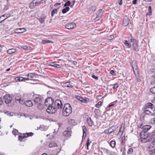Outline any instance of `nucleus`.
Here are the masks:
<instances>
[{
  "mask_svg": "<svg viewBox=\"0 0 155 155\" xmlns=\"http://www.w3.org/2000/svg\"><path fill=\"white\" fill-rule=\"evenodd\" d=\"M151 134L141 132L140 134V140L142 143H146L152 140V138L150 136Z\"/></svg>",
  "mask_w": 155,
  "mask_h": 155,
  "instance_id": "1",
  "label": "nucleus"
},
{
  "mask_svg": "<svg viewBox=\"0 0 155 155\" xmlns=\"http://www.w3.org/2000/svg\"><path fill=\"white\" fill-rule=\"evenodd\" d=\"M62 110L63 115L65 116H69L72 111L71 106L69 104H65Z\"/></svg>",
  "mask_w": 155,
  "mask_h": 155,
  "instance_id": "2",
  "label": "nucleus"
},
{
  "mask_svg": "<svg viewBox=\"0 0 155 155\" xmlns=\"http://www.w3.org/2000/svg\"><path fill=\"white\" fill-rule=\"evenodd\" d=\"M4 99L5 103L8 104V106H12V104H10L12 103V101L13 97L12 96L10 95H6L4 96Z\"/></svg>",
  "mask_w": 155,
  "mask_h": 155,
  "instance_id": "3",
  "label": "nucleus"
},
{
  "mask_svg": "<svg viewBox=\"0 0 155 155\" xmlns=\"http://www.w3.org/2000/svg\"><path fill=\"white\" fill-rule=\"evenodd\" d=\"M57 107L54 105L49 106L46 109L47 111L49 113H54L57 110Z\"/></svg>",
  "mask_w": 155,
  "mask_h": 155,
  "instance_id": "4",
  "label": "nucleus"
},
{
  "mask_svg": "<svg viewBox=\"0 0 155 155\" xmlns=\"http://www.w3.org/2000/svg\"><path fill=\"white\" fill-rule=\"evenodd\" d=\"M55 107H57V109L62 110V109L63 105L62 102L59 100H56L54 104Z\"/></svg>",
  "mask_w": 155,
  "mask_h": 155,
  "instance_id": "5",
  "label": "nucleus"
},
{
  "mask_svg": "<svg viewBox=\"0 0 155 155\" xmlns=\"http://www.w3.org/2000/svg\"><path fill=\"white\" fill-rule=\"evenodd\" d=\"M54 99L51 97H49L45 100V105L46 106H48L50 105H54Z\"/></svg>",
  "mask_w": 155,
  "mask_h": 155,
  "instance_id": "6",
  "label": "nucleus"
},
{
  "mask_svg": "<svg viewBox=\"0 0 155 155\" xmlns=\"http://www.w3.org/2000/svg\"><path fill=\"white\" fill-rule=\"evenodd\" d=\"M43 97H39L38 95L36 96L33 99V101L35 102V104L37 105L42 102Z\"/></svg>",
  "mask_w": 155,
  "mask_h": 155,
  "instance_id": "7",
  "label": "nucleus"
},
{
  "mask_svg": "<svg viewBox=\"0 0 155 155\" xmlns=\"http://www.w3.org/2000/svg\"><path fill=\"white\" fill-rule=\"evenodd\" d=\"M114 127L112 126L109 128L108 129H106L104 130L103 133L107 134H110L113 132L115 130V129H114Z\"/></svg>",
  "mask_w": 155,
  "mask_h": 155,
  "instance_id": "8",
  "label": "nucleus"
},
{
  "mask_svg": "<svg viewBox=\"0 0 155 155\" xmlns=\"http://www.w3.org/2000/svg\"><path fill=\"white\" fill-rule=\"evenodd\" d=\"M15 101L16 103L17 104H22L24 102L23 98H22L19 95L15 97Z\"/></svg>",
  "mask_w": 155,
  "mask_h": 155,
  "instance_id": "9",
  "label": "nucleus"
},
{
  "mask_svg": "<svg viewBox=\"0 0 155 155\" xmlns=\"http://www.w3.org/2000/svg\"><path fill=\"white\" fill-rule=\"evenodd\" d=\"M75 97L77 100L83 103H87L88 101L89 100L88 98H83L82 97L78 95L75 96Z\"/></svg>",
  "mask_w": 155,
  "mask_h": 155,
  "instance_id": "10",
  "label": "nucleus"
},
{
  "mask_svg": "<svg viewBox=\"0 0 155 155\" xmlns=\"http://www.w3.org/2000/svg\"><path fill=\"white\" fill-rule=\"evenodd\" d=\"M63 135L66 137H70L71 135V131L69 130L68 127L66 130H65L63 133Z\"/></svg>",
  "mask_w": 155,
  "mask_h": 155,
  "instance_id": "11",
  "label": "nucleus"
},
{
  "mask_svg": "<svg viewBox=\"0 0 155 155\" xmlns=\"http://www.w3.org/2000/svg\"><path fill=\"white\" fill-rule=\"evenodd\" d=\"M130 20L129 18L125 16L123 18V25L124 26H127L129 23Z\"/></svg>",
  "mask_w": 155,
  "mask_h": 155,
  "instance_id": "12",
  "label": "nucleus"
},
{
  "mask_svg": "<svg viewBox=\"0 0 155 155\" xmlns=\"http://www.w3.org/2000/svg\"><path fill=\"white\" fill-rule=\"evenodd\" d=\"M15 80L17 81H23L29 80V78H26L25 77H18L15 78Z\"/></svg>",
  "mask_w": 155,
  "mask_h": 155,
  "instance_id": "13",
  "label": "nucleus"
},
{
  "mask_svg": "<svg viewBox=\"0 0 155 155\" xmlns=\"http://www.w3.org/2000/svg\"><path fill=\"white\" fill-rule=\"evenodd\" d=\"M147 151L150 155H155V148H153L152 146H150L147 149Z\"/></svg>",
  "mask_w": 155,
  "mask_h": 155,
  "instance_id": "14",
  "label": "nucleus"
},
{
  "mask_svg": "<svg viewBox=\"0 0 155 155\" xmlns=\"http://www.w3.org/2000/svg\"><path fill=\"white\" fill-rule=\"evenodd\" d=\"M153 106V105L151 103H148L145 105L143 108L142 110H146L151 109V107Z\"/></svg>",
  "mask_w": 155,
  "mask_h": 155,
  "instance_id": "15",
  "label": "nucleus"
},
{
  "mask_svg": "<svg viewBox=\"0 0 155 155\" xmlns=\"http://www.w3.org/2000/svg\"><path fill=\"white\" fill-rule=\"evenodd\" d=\"M151 128V126L149 125H146L143 126L142 127V132L147 133V131Z\"/></svg>",
  "mask_w": 155,
  "mask_h": 155,
  "instance_id": "16",
  "label": "nucleus"
},
{
  "mask_svg": "<svg viewBox=\"0 0 155 155\" xmlns=\"http://www.w3.org/2000/svg\"><path fill=\"white\" fill-rule=\"evenodd\" d=\"M76 26V25L74 23H72L67 24L65 26V28L68 29H73Z\"/></svg>",
  "mask_w": 155,
  "mask_h": 155,
  "instance_id": "17",
  "label": "nucleus"
},
{
  "mask_svg": "<svg viewBox=\"0 0 155 155\" xmlns=\"http://www.w3.org/2000/svg\"><path fill=\"white\" fill-rule=\"evenodd\" d=\"M82 130L83 132V135L82 140H84L86 137L87 133V129L85 126H82Z\"/></svg>",
  "mask_w": 155,
  "mask_h": 155,
  "instance_id": "18",
  "label": "nucleus"
},
{
  "mask_svg": "<svg viewBox=\"0 0 155 155\" xmlns=\"http://www.w3.org/2000/svg\"><path fill=\"white\" fill-rule=\"evenodd\" d=\"M96 7L95 6H92L90 8L88 11V14H91L94 13L96 10Z\"/></svg>",
  "mask_w": 155,
  "mask_h": 155,
  "instance_id": "19",
  "label": "nucleus"
},
{
  "mask_svg": "<svg viewBox=\"0 0 155 155\" xmlns=\"http://www.w3.org/2000/svg\"><path fill=\"white\" fill-rule=\"evenodd\" d=\"M37 75V74L35 73H29L25 75V76L27 77V78H29V80H30L31 78H35Z\"/></svg>",
  "mask_w": 155,
  "mask_h": 155,
  "instance_id": "20",
  "label": "nucleus"
},
{
  "mask_svg": "<svg viewBox=\"0 0 155 155\" xmlns=\"http://www.w3.org/2000/svg\"><path fill=\"white\" fill-rule=\"evenodd\" d=\"M132 47L133 49L135 51H139L138 48V42L137 41L133 44Z\"/></svg>",
  "mask_w": 155,
  "mask_h": 155,
  "instance_id": "21",
  "label": "nucleus"
},
{
  "mask_svg": "<svg viewBox=\"0 0 155 155\" xmlns=\"http://www.w3.org/2000/svg\"><path fill=\"white\" fill-rule=\"evenodd\" d=\"M27 107H31L32 106L33 103L31 101L26 100L23 103Z\"/></svg>",
  "mask_w": 155,
  "mask_h": 155,
  "instance_id": "22",
  "label": "nucleus"
},
{
  "mask_svg": "<svg viewBox=\"0 0 155 155\" xmlns=\"http://www.w3.org/2000/svg\"><path fill=\"white\" fill-rule=\"evenodd\" d=\"M104 11L102 9H101L98 11L96 14V18H100L102 16Z\"/></svg>",
  "mask_w": 155,
  "mask_h": 155,
  "instance_id": "23",
  "label": "nucleus"
},
{
  "mask_svg": "<svg viewBox=\"0 0 155 155\" xmlns=\"http://www.w3.org/2000/svg\"><path fill=\"white\" fill-rule=\"evenodd\" d=\"M38 5L37 2L35 0H33L32 2L30 4L29 7L31 9L34 8L36 6Z\"/></svg>",
  "mask_w": 155,
  "mask_h": 155,
  "instance_id": "24",
  "label": "nucleus"
},
{
  "mask_svg": "<svg viewBox=\"0 0 155 155\" xmlns=\"http://www.w3.org/2000/svg\"><path fill=\"white\" fill-rule=\"evenodd\" d=\"M64 86L69 87H72L74 86V84L71 81H68L64 84Z\"/></svg>",
  "mask_w": 155,
  "mask_h": 155,
  "instance_id": "25",
  "label": "nucleus"
},
{
  "mask_svg": "<svg viewBox=\"0 0 155 155\" xmlns=\"http://www.w3.org/2000/svg\"><path fill=\"white\" fill-rule=\"evenodd\" d=\"M34 134L32 132H30L29 133H26L25 134L24 136L22 137L20 136H19L18 137L19 139V140H20V138L22 137L23 138H24L25 137H28L29 136H31Z\"/></svg>",
  "mask_w": 155,
  "mask_h": 155,
  "instance_id": "26",
  "label": "nucleus"
},
{
  "mask_svg": "<svg viewBox=\"0 0 155 155\" xmlns=\"http://www.w3.org/2000/svg\"><path fill=\"white\" fill-rule=\"evenodd\" d=\"M132 68L134 72V70L138 69V67L136 61H133L132 63Z\"/></svg>",
  "mask_w": 155,
  "mask_h": 155,
  "instance_id": "27",
  "label": "nucleus"
},
{
  "mask_svg": "<svg viewBox=\"0 0 155 155\" xmlns=\"http://www.w3.org/2000/svg\"><path fill=\"white\" fill-rule=\"evenodd\" d=\"M123 42L126 48H130L131 47V44L130 43H129L127 40H124L123 41Z\"/></svg>",
  "mask_w": 155,
  "mask_h": 155,
  "instance_id": "28",
  "label": "nucleus"
},
{
  "mask_svg": "<svg viewBox=\"0 0 155 155\" xmlns=\"http://www.w3.org/2000/svg\"><path fill=\"white\" fill-rule=\"evenodd\" d=\"M26 30L25 28H19L16 30L15 32L17 33H21L26 31Z\"/></svg>",
  "mask_w": 155,
  "mask_h": 155,
  "instance_id": "29",
  "label": "nucleus"
},
{
  "mask_svg": "<svg viewBox=\"0 0 155 155\" xmlns=\"http://www.w3.org/2000/svg\"><path fill=\"white\" fill-rule=\"evenodd\" d=\"M17 50V49H10L7 50V53L8 54H11L16 52Z\"/></svg>",
  "mask_w": 155,
  "mask_h": 155,
  "instance_id": "30",
  "label": "nucleus"
},
{
  "mask_svg": "<svg viewBox=\"0 0 155 155\" xmlns=\"http://www.w3.org/2000/svg\"><path fill=\"white\" fill-rule=\"evenodd\" d=\"M151 109L146 110H143L144 113L148 115H152Z\"/></svg>",
  "mask_w": 155,
  "mask_h": 155,
  "instance_id": "31",
  "label": "nucleus"
},
{
  "mask_svg": "<svg viewBox=\"0 0 155 155\" xmlns=\"http://www.w3.org/2000/svg\"><path fill=\"white\" fill-rule=\"evenodd\" d=\"M87 122L90 126H92L93 125V122L90 117L88 118Z\"/></svg>",
  "mask_w": 155,
  "mask_h": 155,
  "instance_id": "32",
  "label": "nucleus"
},
{
  "mask_svg": "<svg viewBox=\"0 0 155 155\" xmlns=\"http://www.w3.org/2000/svg\"><path fill=\"white\" fill-rule=\"evenodd\" d=\"M37 105V107L40 110H43L44 108V105L42 102Z\"/></svg>",
  "mask_w": 155,
  "mask_h": 155,
  "instance_id": "33",
  "label": "nucleus"
},
{
  "mask_svg": "<svg viewBox=\"0 0 155 155\" xmlns=\"http://www.w3.org/2000/svg\"><path fill=\"white\" fill-rule=\"evenodd\" d=\"M50 43H53V42L48 40H44L41 41V43L44 44Z\"/></svg>",
  "mask_w": 155,
  "mask_h": 155,
  "instance_id": "34",
  "label": "nucleus"
},
{
  "mask_svg": "<svg viewBox=\"0 0 155 155\" xmlns=\"http://www.w3.org/2000/svg\"><path fill=\"white\" fill-rule=\"evenodd\" d=\"M49 147L50 148L57 147V145L54 142H51L49 144Z\"/></svg>",
  "mask_w": 155,
  "mask_h": 155,
  "instance_id": "35",
  "label": "nucleus"
},
{
  "mask_svg": "<svg viewBox=\"0 0 155 155\" xmlns=\"http://www.w3.org/2000/svg\"><path fill=\"white\" fill-rule=\"evenodd\" d=\"M148 12L147 13V15H152V10L151 8V7L150 6H149L148 7Z\"/></svg>",
  "mask_w": 155,
  "mask_h": 155,
  "instance_id": "36",
  "label": "nucleus"
},
{
  "mask_svg": "<svg viewBox=\"0 0 155 155\" xmlns=\"http://www.w3.org/2000/svg\"><path fill=\"white\" fill-rule=\"evenodd\" d=\"M94 113L96 116H98L100 115V111L97 109H96L94 110Z\"/></svg>",
  "mask_w": 155,
  "mask_h": 155,
  "instance_id": "37",
  "label": "nucleus"
},
{
  "mask_svg": "<svg viewBox=\"0 0 155 155\" xmlns=\"http://www.w3.org/2000/svg\"><path fill=\"white\" fill-rule=\"evenodd\" d=\"M69 9L70 8L69 7H66L62 10V13L63 14L65 13L69 10Z\"/></svg>",
  "mask_w": 155,
  "mask_h": 155,
  "instance_id": "38",
  "label": "nucleus"
},
{
  "mask_svg": "<svg viewBox=\"0 0 155 155\" xmlns=\"http://www.w3.org/2000/svg\"><path fill=\"white\" fill-rule=\"evenodd\" d=\"M110 145L112 147H114L116 145V142L115 141L112 140L110 143Z\"/></svg>",
  "mask_w": 155,
  "mask_h": 155,
  "instance_id": "39",
  "label": "nucleus"
},
{
  "mask_svg": "<svg viewBox=\"0 0 155 155\" xmlns=\"http://www.w3.org/2000/svg\"><path fill=\"white\" fill-rule=\"evenodd\" d=\"M36 2H37V4H38L39 3H43L45 2V0H35Z\"/></svg>",
  "mask_w": 155,
  "mask_h": 155,
  "instance_id": "40",
  "label": "nucleus"
},
{
  "mask_svg": "<svg viewBox=\"0 0 155 155\" xmlns=\"http://www.w3.org/2000/svg\"><path fill=\"white\" fill-rule=\"evenodd\" d=\"M150 91L152 93L155 94V86L151 88L150 89Z\"/></svg>",
  "mask_w": 155,
  "mask_h": 155,
  "instance_id": "41",
  "label": "nucleus"
},
{
  "mask_svg": "<svg viewBox=\"0 0 155 155\" xmlns=\"http://www.w3.org/2000/svg\"><path fill=\"white\" fill-rule=\"evenodd\" d=\"M57 9H55L53 10L51 12V16H53L54 15V14H55V13H57Z\"/></svg>",
  "mask_w": 155,
  "mask_h": 155,
  "instance_id": "42",
  "label": "nucleus"
},
{
  "mask_svg": "<svg viewBox=\"0 0 155 155\" xmlns=\"http://www.w3.org/2000/svg\"><path fill=\"white\" fill-rule=\"evenodd\" d=\"M125 137L124 136H123L121 138V139H122L121 143H122V144L123 145L125 144Z\"/></svg>",
  "mask_w": 155,
  "mask_h": 155,
  "instance_id": "43",
  "label": "nucleus"
},
{
  "mask_svg": "<svg viewBox=\"0 0 155 155\" xmlns=\"http://www.w3.org/2000/svg\"><path fill=\"white\" fill-rule=\"evenodd\" d=\"M30 48L31 47H29V46H23L22 47V48L23 49H25V50H28L30 49Z\"/></svg>",
  "mask_w": 155,
  "mask_h": 155,
  "instance_id": "44",
  "label": "nucleus"
},
{
  "mask_svg": "<svg viewBox=\"0 0 155 155\" xmlns=\"http://www.w3.org/2000/svg\"><path fill=\"white\" fill-rule=\"evenodd\" d=\"M151 111L152 112V115L154 114L155 113V107L153 106H151Z\"/></svg>",
  "mask_w": 155,
  "mask_h": 155,
  "instance_id": "45",
  "label": "nucleus"
},
{
  "mask_svg": "<svg viewBox=\"0 0 155 155\" xmlns=\"http://www.w3.org/2000/svg\"><path fill=\"white\" fill-rule=\"evenodd\" d=\"M133 152V149L132 148H130L129 149L127 150V153L128 154H131Z\"/></svg>",
  "mask_w": 155,
  "mask_h": 155,
  "instance_id": "46",
  "label": "nucleus"
},
{
  "mask_svg": "<svg viewBox=\"0 0 155 155\" xmlns=\"http://www.w3.org/2000/svg\"><path fill=\"white\" fill-rule=\"evenodd\" d=\"M40 22L41 23H43L45 21V18L44 17L41 18L39 19Z\"/></svg>",
  "mask_w": 155,
  "mask_h": 155,
  "instance_id": "47",
  "label": "nucleus"
},
{
  "mask_svg": "<svg viewBox=\"0 0 155 155\" xmlns=\"http://www.w3.org/2000/svg\"><path fill=\"white\" fill-rule=\"evenodd\" d=\"M52 63L53 64L51 65L52 66H53L55 68H60V65L58 64H54L53 63Z\"/></svg>",
  "mask_w": 155,
  "mask_h": 155,
  "instance_id": "48",
  "label": "nucleus"
},
{
  "mask_svg": "<svg viewBox=\"0 0 155 155\" xmlns=\"http://www.w3.org/2000/svg\"><path fill=\"white\" fill-rule=\"evenodd\" d=\"M71 4V2L70 1H68L67 2L65 3L64 6L66 7L67 6H70Z\"/></svg>",
  "mask_w": 155,
  "mask_h": 155,
  "instance_id": "49",
  "label": "nucleus"
},
{
  "mask_svg": "<svg viewBox=\"0 0 155 155\" xmlns=\"http://www.w3.org/2000/svg\"><path fill=\"white\" fill-rule=\"evenodd\" d=\"M10 15H11L10 14H5L3 15L2 16H3V17H6V18H5L6 19L7 18L10 17Z\"/></svg>",
  "mask_w": 155,
  "mask_h": 155,
  "instance_id": "50",
  "label": "nucleus"
},
{
  "mask_svg": "<svg viewBox=\"0 0 155 155\" xmlns=\"http://www.w3.org/2000/svg\"><path fill=\"white\" fill-rule=\"evenodd\" d=\"M150 136L151 137H155L154 136H155V130H153L152 133L150 135Z\"/></svg>",
  "mask_w": 155,
  "mask_h": 155,
  "instance_id": "51",
  "label": "nucleus"
},
{
  "mask_svg": "<svg viewBox=\"0 0 155 155\" xmlns=\"http://www.w3.org/2000/svg\"><path fill=\"white\" fill-rule=\"evenodd\" d=\"M102 102L101 101H99L98 102L95 104V106L97 107H99V106L101 104Z\"/></svg>",
  "mask_w": 155,
  "mask_h": 155,
  "instance_id": "52",
  "label": "nucleus"
},
{
  "mask_svg": "<svg viewBox=\"0 0 155 155\" xmlns=\"http://www.w3.org/2000/svg\"><path fill=\"white\" fill-rule=\"evenodd\" d=\"M3 16H2V15L0 16V23H2L5 19H6V18L3 19Z\"/></svg>",
  "mask_w": 155,
  "mask_h": 155,
  "instance_id": "53",
  "label": "nucleus"
},
{
  "mask_svg": "<svg viewBox=\"0 0 155 155\" xmlns=\"http://www.w3.org/2000/svg\"><path fill=\"white\" fill-rule=\"evenodd\" d=\"M150 146H152V148H155V140L154 141H153V142L152 143Z\"/></svg>",
  "mask_w": 155,
  "mask_h": 155,
  "instance_id": "54",
  "label": "nucleus"
},
{
  "mask_svg": "<svg viewBox=\"0 0 155 155\" xmlns=\"http://www.w3.org/2000/svg\"><path fill=\"white\" fill-rule=\"evenodd\" d=\"M119 86L118 84L117 83H116V84H114V86L113 87V89H114L116 88H117Z\"/></svg>",
  "mask_w": 155,
  "mask_h": 155,
  "instance_id": "55",
  "label": "nucleus"
},
{
  "mask_svg": "<svg viewBox=\"0 0 155 155\" xmlns=\"http://www.w3.org/2000/svg\"><path fill=\"white\" fill-rule=\"evenodd\" d=\"M125 126V124L123 123L121 124L120 128L124 130Z\"/></svg>",
  "mask_w": 155,
  "mask_h": 155,
  "instance_id": "56",
  "label": "nucleus"
},
{
  "mask_svg": "<svg viewBox=\"0 0 155 155\" xmlns=\"http://www.w3.org/2000/svg\"><path fill=\"white\" fill-rule=\"evenodd\" d=\"M92 77L96 80H97L98 79V77L95 76L94 75H92Z\"/></svg>",
  "mask_w": 155,
  "mask_h": 155,
  "instance_id": "57",
  "label": "nucleus"
},
{
  "mask_svg": "<svg viewBox=\"0 0 155 155\" xmlns=\"http://www.w3.org/2000/svg\"><path fill=\"white\" fill-rule=\"evenodd\" d=\"M91 142V141L90 142H89V139H88L87 141V142L86 146L87 147H88V146H89L90 144V143Z\"/></svg>",
  "mask_w": 155,
  "mask_h": 155,
  "instance_id": "58",
  "label": "nucleus"
},
{
  "mask_svg": "<svg viewBox=\"0 0 155 155\" xmlns=\"http://www.w3.org/2000/svg\"><path fill=\"white\" fill-rule=\"evenodd\" d=\"M114 36L113 35H110L109 37H108V39H109V40H112V39H113L114 38Z\"/></svg>",
  "mask_w": 155,
  "mask_h": 155,
  "instance_id": "59",
  "label": "nucleus"
},
{
  "mask_svg": "<svg viewBox=\"0 0 155 155\" xmlns=\"http://www.w3.org/2000/svg\"><path fill=\"white\" fill-rule=\"evenodd\" d=\"M136 77L137 79V82H140V79L139 76H136Z\"/></svg>",
  "mask_w": 155,
  "mask_h": 155,
  "instance_id": "60",
  "label": "nucleus"
},
{
  "mask_svg": "<svg viewBox=\"0 0 155 155\" xmlns=\"http://www.w3.org/2000/svg\"><path fill=\"white\" fill-rule=\"evenodd\" d=\"M137 41V40L135 39H133L132 38H131L130 39V41L131 42H133V43L135 42L136 41Z\"/></svg>",
  "mask_w": 155,
  "mask_h": 155,
  "instance_id": "61",
  "label": "nucleus"
},
{
  "mask_svg": "<svg viewBox=\"0 0 155 155\" xmlns=\"http://www.w3.org/2000/svg\"><path fill=\"white\" fill-rule=\"evenodd\" d=\"M110 73L113 75H114L115 74V72L113 70H111L110 71Z\"/></svg>",
  "mask_w": 155,
  "mask_h": 155,
  "instance_id": "62",
  "label": "nucleus"
},
{
  "mask_svg": "<svg viewBox=\"0 0 155 155\" xmlns=\"http://www.w3.org/2000/svg\"><path fill=\"white\" fill-rule=\"evenodd\" d=\"M151 122L153 124H155V118H153L151 119Z\"/></svg>",
  "mask_w": 155,
  "mask_h": 155,
  "instance_id": "63",
  "label": "nucleus"
},
{
  "mask_svg": "<svg viewBox=\"0 0 155 155\" xmlns=\"http://www.w3.org/2000/svg\"><path fill=\"white\" fill-rule=\"evenodd\" d=\"M102 98V96L99 95L97 97V98L98 100H101Z\"/></svg>",
  "mask_w": 155,
  "mask_h": 155,
  "instance_id": "64",
  "label": "nucleus"
}]
</instances>
